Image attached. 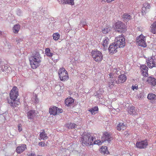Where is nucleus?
Wrapping results in <instances>:
<instances>
[{"label": "nucleus", "mask_w": 156, "mask_h": 156, "mask_svg": "<svg viewBox=\"0 0 156 156\" xmlns=\"http://www.w3.org/2000/svg\"><path fill=\"white\" fill-rule=\"evenodd\" d=\"M98 108L97 106H95L94 107L91 108L89 110V111L92 114H95L98 111Z\"/></svg>", "instance_id": "c756f323"}, {"label": "nucleus", "mask_w": 156, "mask_h": 156, "mask_svg": "<svg viewBox=\"0 0 156 156\" xmlns=\"http://www.w3.org/2000/svg\"><path fill=\"white\" fill-rule=\"evenodd\" d=\"M18 95V89L16 86L13 87L9 94L10 99L7 100L8 103L12 108L17 107L20 103L18 100H16Z\"/></svg>", "instance_id": "f257e3e1"}, {"label": "nucleus", "mask_w": 156, "mask_h": 156, "mask_svg": "<svg viewBox=\"0 0 156 156\" xmlns=\"http://www.w3.org/2000/svg\"><path fill=\"white\" fill-rule=\"evenodd\" d=\"M151 31L153 34H156V22L151 24Z\"/></svg>", "instance_id": "5701e85b"}, {"label": "nucleus", "mask_w": 156, "mask_h": 156, "mask_svg": "<svg viewBox=\"0 0 156 156\" xmlns=\"http://www.w3.org/2000/svg\"><path fill=\"white\" fill-rule=\"evenodd\" d=\"M1 59H0V64H1Z\"/></svg>", "instance_id": "052dcab7"}, {"label": "nucleus", "mask_w": 156, "mask_h": 156, "mask_svg": "<svg viewBox=\"0 0 156 156\" xmlns=\"http://www.w3.org/2000/svg\"><path fill=\"white\" fill-rule=\"evenodd\" d=\"M82 144L83 146L93 145L94 138L90 133H84L82 137Z\"/></svg>", "instance_id": "7ed1b4c3"}, {"label": "nucleus", "mask_w": 156, "mask_h": 156, "mask_svg": "<svg viewBox=\"0 0 156 156\" xmlns=\"http://www.w3.org/2000/svg\"><path fill=\"white\" fill-rule=\"evenodd\" d=\"M74 100L72 98H68L66 99L65 101V103L67 106H70L73 105Z\"/></svg>", "instance_id": "f3484780"}, {"label": "nucleus", "mask_w": 156, "mask_h": 156, "mask_svg": "<svg viewBox=\"0 0 156 156\" xmlns=\"http://www.w3.org/2000/svg\"><path fill=\"white\" fill-rule=\"evenodd\" d=\"M4 68H5V69H6L8 68V67H7V66H4ZM6 71H7V72H8V71L7 70V69H5V71H6Z\"/></svg>", "instance_id": "864d4df0"}, {"label": "nucleus", "mask_w": 156, "mask_h": 156, "mask_svg": "<svg viewBox=\"0 0 156 156\" xmlns=\"http://www.w3.org/2000/svg\"><path fill=\"white\" fill-rule=\"evenodd\" d=\"M119 68H114L113 69L112 73L113 74V75L115 76V77L117 76V75H119L121 73L119 71Z\"/></svg>", "instance_id": "c85d7f7f"}, {"label": "nucleus", "mask_w": 156, "mask_h": 156, "mask_svg": "<svg viewBox=\"0 0 156 156\" xmlns=\"http://www.w3.org/2000/svg\"><path fill=\"white\" fill-rule=\"evenodd\" d=\"M102 1L104 2H107V0H102Z\"/></svg>", "instance_id": "4d7b16f0"}, {"label": "nucleus", "mask_w": 156, "mask_h": 156, "mask_svg": "<svg viewBox=\"0 0 156 156\" xmlns=\"http://www.w3.org/2000/svg\"><path fill=\"white\" fill-rule=\"evenodd\" d=\"M100 151L102 153L108 154V151L107 150V147L105 146L102 147Z\"/></svg>", "instance_id": "7c9ffc66"}, {"label": "nucleus", "mask_w": 156, "mask_h": 156, "mask_svg": "<svg viewBox=\"0 0 156 156\" xmlns=\"http://www.w3.org/2000/svg\"><path fill=\"white\" fill-rule=\"evenodd\" d=\"M155 143H156V141H155Z\"/></svg>", "instance_id": "680f3d73"}, {"label": "nucleus", "mask_w": 156, "mask_h": 156, "mask_svg": "<svg viewBox=\"0 0 156 156\" xmlns=\"http://www.w3.org/2000/svg\"><path fill=\"white\" fill-rule=\"evenodd\" d=\"M115 30L119 32L122 33L126 30V25L120 21L117 22L115 24Z\"/></svg>", "instance_id": "423d86ee"}, {"label": "nucleus", "mask_w": 156, "mask_h": 156, "mask_svg": "<svg viewBox=\"0 0 156 156\" xmlns=\"http://www.w3.org/2000/svg\"><path fill=\"white\" fill-rule=\"evenodd\" d=\"M53 39L55 40H58L60 37V35L58 33H54L53 35Z\"/></svg>", "instance_id": "f704fd0d"}, {"label": "nucleus", "mask_w": 156, "mask_h": 156, "mask_svg": "<svg viewBox=\"0 0 156 156\" xmlns=\"http://www.w3.org/2000/svg\"><path fill=\"white\" fill-rule=\"evenodd\" d=\"M118 46L114 43H111L109 45L108 48L109 52L111 53H115L117 52V49Z\"/></svg>", "instance_id": "f8f14e48"}, {"label": "nucleus", "mask_w": 156, "mask_h": 156, "mask_svg": "<svg viewBox=\"0 0 156 156\" xmlns=\"http://www.w3.org/2000/svg\"><path fill=\"white\" fill-rule=\"evenodd\" d=\"M112 140L113 137L112 134L108 132H105L101 137V141L103 142H107L109 143Z\"/></svg>", "instance_id": "0eeeda50"}, {"label": "nucleus", "mask_w": 156, "mask_h": 156, "mask_svg": "<svg viewBox=\"0 0 156 156\" xmlns=\"http://www.w3.org/2000/svg\"><path fill=\"white\" fill-rule=\"evenodd\" d=\"M0 34H2V32L0 31Z\"/></svg>", "instance_id": "bf43d9fd"}, {"label": "nucleus", "mask_w": 156, "mask_h": 156, "mask_svg": "<svg viewBox=\"0 0 156 156\" xmlns=\"http://www.w3.org/2000/svg\"><path fill=\"white\" fill-rule=\"evenodd\" d=\"M110 30V27L108 26H106V27H102L101 29L102 32L104 34L108 33Z\"/></svg>", "instance_id": "b1692460"}, {"label": "nucleus", "mask_w": 156, "mask_h": 156, "mask_svg": "<svg viewBox=\"0 0 156 156\" xmlns=\"http://www.w3.org/2000/svg\"><path fill=\"white\" fill-rule=\"evenodd\" d=\"M50 57H51L52 59L54 61L57 60L58 59V56L57 55H53V53H52V55Z\"/></svg>", "instance_id": "58836bf2"}, {"label": "nucleus", "mask_w": 156, "mask_h": 156, "mask_svg": "<svg viewBox=\"0 0 156 156\" xmlns=\"http://www.w3.org/2000/svg\"><path fill=\"white\" fill-rule=\"evenodd\" d=\"M20 28V26L19 24H16L15 25L13 28L14 32L15 34L18 33Z\"/></svg>", "instance_id": "cd10ccee"}, {"label": "nucleus", "mask_w": 156, "mask_h": 156, "mask_svg": "<svg viewBox=\"0 0 156 156\" xmlns=\"http://www.w3.org/2000/svg\"><path fill=\"white\" fill-rule=\"evenodd\" d=\"M114 81L116 84H119L120 83L119 82L118 79V80H116V79H114Z\"/></svg>", "instance_id": "8fccbe9b"}, {"label": "nucleus", "mask_w": 156, "mask_h": 156, "mask_svg": "<svg viewBox=\"0 0 156 156\" xmlns=\"http://www.w3.org/2000/svg\"><path fill=\"white\" fill-rule=\"evenodd\" d=\"M32 101L34 103H36L38 102V99L37 98V96L36 95L34 96V95L32 97Z\"/></svg>", "instance_id": "c9c22d12"}, {"label": "nucleus", "mask_w": 156, "mask_h": 156, "mask_svg": "<svg viewBox=\"0 0 156 156\" xmlns=\"http://www.w3.org/2000/svg\"><path fill=\"white\" fill-rule=\"evenodd\" d=\"M49 112L51 115H56L58 112V108L55 106H51L49 108Z\"/></svg>", "instance_id": "2eb2a0df"}, {"label": "nucleus", "mask_w": 156, "mask_h": 156, "mask_svg": "<svg viewBox=\"0 0 156 156\" xmlns=\"http://www.w3.org/2000/svg\"><path fill=\"white\" fill-rule=\"evenodd\" d=\"M23 41V38H18L16 39V41L18 43H20Z\"/></svg>", "instance_id": "c03bdc74"}, {"label": "nucleus", "mask_w": 156, "mask_h": 156, "mask_svg": "<svg viewBox=\"0 0 156 156\" xmlns=\"http://www.w3.org/2000/svg\"><path fill=\"white\" fill-rule=\"evenodd\" d=\"M114 0H107V2L110 3L112 1H114Z\"/></svg>", "instance_id": "5fc2aeb1"}, {"label": "nucleus", "mask_w": 156, "mask_h": 156, "mask_svg": "<svg viewBox=\"0 0 156 156\" xmlns=\"http://www.w3.org/2000/svg\"><path fill=\"white\" fill-rule=\"evenodd\" d=\"M39 145L41 146H44V144L42 142H40L39 143Z\"/></svg>", "instance_id": "09e8293b"}, {"label": "nucleus", "mask_w": 156, "mask_h": 156, "mask_svg": "<svg viewBox=\"0 0 156 156\" xmlns=\"http://www.w3.org/2000/svg\"><path fill=\"white\" fill-rule=\"evenodd\" d=\"M145 38V37L142 35H140L136 38V41L139 46L144 47H146Z\"/></svg>", "instance_id": "6e6552de"}, {"label": "nucleus", "mask_w": 156, "mask_h": 156, "mask_svg": "<svg viewBox=\"0 0 156 156\" xmlns=\"http://www.w3.org/2000/svg\"><path fill=\"white\" fill-rule=\"evenodd\" d=\"M147 98L151 100H156V95L153 94H148Z\"/></svg>", "instance_id": "2f4dec72"}, {"label": "nucleus", "mask_w": 156, "mask_h": 156, "mask_svg": "<svg viewBox=\"0 0 156 156\" xmlns=\"http://www.w3.org/2000/svg\"><path fill=\"white\" fill-rule=\"evenodd\" d=\"M143 5L141 11L142 15H144L149 11L151 6L149 4L147 3H144Z\"/></svg>", "instance_id": "9b49d317"}, {"label": "nucleus", "mask_w": 156, "mask_h": 156, "mask_svg": "<svg viewBox=\"0 0 156 156\" xmlns=\"http://www.w3.org/2000/svg\"><path fill=\"white\" fill-rule=\"evenodd\" d=\"M149 84H151L152 86L156 85V79L154 77H149L147 80Z\"/></svg>", "instance_id": "a211bd4d"}, {"label": "nucleus", "mask_w": 156, "mask_h": 156, "mask_svg": "<svg viewBox=\"0 0 156 156\" xmlns=\"http://www.w3.org/2000/svg\"><path fill=\"white\" fill-rule=\"evenodd\" d=\"M67 74V72L66 70H65V68H60L59 69L58 72V75L60 78H62L63 76H64L65 75Z\"/></svg>", "instance_id": "6ab92c4d"}, {"label": "nucleus", "mask_w": 156, "mask_h": 156, "mask_svg": "<svg viewBox=\"0 0 156 156\" xmlns=\"http://www.w3.org/2000/svg\"><path fill=\"white\" fill-rule=\"evenodd\" d=\"M29 156H36V155L34 154H31V155H29Z\"/></svg>", "instance_id": "6e6d98bb"}, {"label": "nucleus", "mask_w": 156, "mask_h": 156, "mask_svg": "<svg viewBox=\"0 0 156 156\" xmlns=\"http://www.w3.org/2000/svg\"><path fill=\"white\" fill-rule=\"evenodd\" d=\"M116 127L118 130H123L126 129V126L125 125H124L123 123H119Z\"/></svg>", "instance_id": "4be33fe9"}, {"label": "nucleus", "mask_w": 156, "mask_h": 156, "mask_svg": "<svg viewBox=\"0 0 156 156\" xmlns=\"http://www.w3.org/2000/svg\"><path fill=\"white\" fill-rule=\"evenodd\" d=\"M27 117L29 119H33L36 116L34 110H31L27 112Z\"/></svg>", "instance_id": "dca6fc26"}, {"label": "nucleus", "mask_w": 156, "mask_h": 156, "mask_svg": "<svg viewBox=\"0 0 156 156\" xmlns=\"http://www.w3.org/2000/svg\"><path fill=\"white\" fill-rule=\"evenodd\" d=\"M65 0V4H68L73 5H74V0Z\"/></svg>", "instance_id": "4c0bfd02"}, {"label": "nucleus", "mask_w": 156, "mask_h": 156, "mask_svg": "<svg viewBox=\"0 0 156 156\" xmlns=\"http://www.w3.org/2000/svg\"><path fill=\"white\" fill-rule=\"evenodd\" d=\"M137 88H138V87L137 86H132V89L133 90H134V89H137Z\"/></svg>", "instance_id": "3c124183"}, {"label": "nucleus", "mask_w": 156, "mask_h": 156, "mask_svg": "<svg viewBox=\"0 0 156 156\" xmlns=\"http://www.w3.org/2000/svg\"><path fill=\"white\" fill-rule=\"evenodd\" d=\"M147 145L148 143L147 140H145L141 141H138L136 143V147L140 149L145 148Z\"/></svg>", "instance_id": "9d476101"}, {"label": "nucleus", "mask_w": 156, "mask_h": 156, "mask_svg": "<svg viewBox=\"0 0 156 156\" xmlns=\"http://www.w3.org/2000/svg\"><path fill=\"white\" fill-rule=\"evenodd\" d=\"M68 75L66 74L64 76H63L62 78H60V80L62 81H65L68 79Z\"/></svg>", "instance_id": "ea45409f"}, {"label": "nucleus", "mask_w": 156, "mask_h": 156, "mask_svg": "<svg viewBox=\"0 0 156 156\" xmlns=\"http://www.w3.org/2000/svg\"><path fill=\"white\" fill-rule=\"evenodd\" d=\"M109 41V39L107 37L104 38L103 44L104 49H106L107 48Z\"/></svg>", "instance_id": "393cba45"}, {"label": "nucleus", "mask_w": 156, "mask_h": 156, "mask_svg": "<svg viewBox=\"0 0 156 156\" xmlns=\"http://www.w3.org/2000/svg\"><path fill=\"white\" fill-rule=\"evenodd\" d=\"M114 43L119 48H123L125 45V38L122 35L116 37Z\"/></svg>", "instance_id": "20e7f679"}, {"label": "nucleus", "mask_w": 156, "mask_h": 156, "mask_svg": "<svg viewBox=\"0 0 156 156\" xmlns=\"http://www.w3.org/2000/svg\"><path fill=\"white\" fill-rule=\"evenodd\" d=\"M128 112L130 115H136L137 114V109H136L133 106H131L129 107L128 110Z\"/></svg>", "instance_id": "4468645a"}, {"label": "nucleus", "mask_w": 156, "mask_h": 156, "mask_svg": "<svg viewBox=\"0 0 156 156\" xmlns=\"http://www.w3.org/2000/svg\"><path fill=\"white\" fill-rule=\"evenodd\" d=\"M103 142L101 141L100 140H97L94 141V142H93V145L94 144H98V145H101Z\"/></svg>", "instance_id": "a19ab883"}, {"label": "nucleus", "mask_w": 156, "mask_h": 156, "mask_svg": "<svg viewBox=\"0 0 156 156\" xmlns=\"http://www.w3.org/2000/svg\"><path fill=\"white\" fill-rule=\"evenodd\" d=\"M143 72H147L148 69V68L145 65H143L141 66Z\"/></svg>", "instance_id": "e433bc0d"}, {"label": "nucleus", "mask_w": 156, "mask_h": 156, "mask_svg": "<svg viewBox=\"0 0 156 156\" xmlns=\"http://www.w3.org/2000/svg\"><path fill=\"white\" fill-rule=\"evenodd\" d=\"M59 3L63 4H65L66 2L65 0H58Z\"/></svg>", "instance_id": "49530a36"}, {"label": "nucleus", "mask_w": 156, "mask_h": 156, "mask_svg": "<svg viewBox=\"0 0 156 156\" xmlns=\"http://www.w3.org/2000/svg\"><path fill=\"white\" fill-rule=\"evenodd\" d=\"M30 60V64L33 69H35L40 66L41 61V57L38 51H36L33 54V56Z\"/></svg>", "instance_id": "f03ea898"}, {"label": "nucleus", "mask_w": 156, "mask_h": 156, "mask_svg": "<svg viewBox=\"0 0 156 156\" xmlns=\"http://www.w3.org/2000/svg\"><path fill=\"white\" fill-rule=\"evenodd\" d=\"M58 113H61L62 112V110L60 108H58Z\"/></svg>", "instance_id": "603ef678"}, {"label": "nucleus", "mask_w": 156, "mask_h": 156, "mask_svg": "<svg viewBox=\"0 0 156 156\" xmlns=\"http://www.w3.org/2000/svg\"><path fill=\"white\" fill-rule=\"evenodd\" d=\"M18 131L20 132L22 130V125L20 124H19L18 125Z\"/></svg>", "instance_id": "79ce46f5"}, {"label": "nucleus", "mask_w": 156, "mask_h": 156, "mask_svg": "<svg viewBox=\"0 0 156 156\" xmlns=\"http://www.w3.org/2000/svg\"><path fill=\"white\" fill-rule=\"evenodd\" d=\"M91 54L93 58L96 62H100L103 59L102 53L98 51H92Z\"/></svg>", "instance_id": "39448f33"}, {"label": "nucleus", "mask_w": 156, "mask_h": 156, "mask_svg": "<svg viewBox=\"0 0 156 156\" xmlns=\"http://www.w3.org/2000/svg\"><path fill=\"white\" fill-rule=\"evenodd\" d=\"M118 80L119 81V83H123L126 81V76L124 74L120 75L118 77Z\"/></svg>", "instance_id": "aec40b11"}, {"label": "nucleus", "mask_w": 156, "mask_h": 156, "mask_svg": "<svg viewBox=\"0 0 156 156\" xmlns=\"http://www.w3.org/2000/svg\"><path fill=\"white\" fill-rule=\"evenodd\" d=\"M155 57L154 56H152L149 57L148 59H146V62L147 66L150 68H152L156 66L155 63Z\"/></svg>", "instance_id": "1a4fd4ad"}, {"label": "nucleus", "mask_w": 156, "mask_h": 156, "mask_svg": "<svg viewBox=\"0 0 156 156\" xmlns=\"http://www.w3.org/2000/svg\"><path fill=\"white\" fill-rule=\"evenodd\" d=\"M80 24L81 25L83 26L85 25L86 24L85 21L83 20H82L80 21Z\"/></svg>", "instance_id": "37998d69"}, {"label": "nucleus", "mask_w": 156, "mask_h": 156, "mask_svg": "<svg viewBox=\"0 0 156 156\" xmlns=\"http://www.w3.org/2000/svg\"><path fill=\"white\" fill-rule=\"evenodd\" d=\"M109 77L111 78H113V76H114V77L115 78V76L113 75V73L111 72L109 74Z\"/></svg>", "instance_id": "de8ad7c7"}, {"label": "nucleus", "mask_w": 156, "mask_h": 156, "mask_svg": "<svg viewBox=\"0 0 156 156\" xmlns=\"http://www.w3.org/2000/svg\"><path fill=\"white\" fill-rule=\"evenodd\" d=\"M115 84L114 81V79H111L108 83V86L110 88H112Z\"/></svg>", "instance_id": "473e14b6"}, {"label": "nucleus", "mask_w": 156, "mask_h": 156, "mask_svg": "<svg viewBox=\"0 0 156 156\" xmlns=\"http://www.w3.org/2000/svg\"><path fill=\"white\" fill-rule=\"evenodd\" d=\"M45 52L46 55L48 56H51L52 55V53L50 52V50L49 48H45Z\"/></svg>", "instance_id": "72a5a7b5"}, {"label": "nucleus", "mask_w": 156, "mask_h": 156, "mask_svg": "<svg viewBox=\"0 0 156 156\" xmlns=\"http://www.w3.org/2000/svg\"><path fill=\"white\" fill-rule=\"evenodd\" d=\"M142 74L143 76L145 77H147L148 76V71H147V72H142Z\"/></svg>", "instance_id": "a18cd8bd"}, {"label": "nucleus", "mask_w": 156, "mask_h": 156, "mask_svg": "<svg viewBox=\"0 0 156 156\" xmlns=\"http://www.w3.org/2000/svg\"><path fill=\"white\" fill-rule=\"evenodd\" d=\"M125 134H128V133H127V131L126 132H125Z\"/></svg>", "instance_id": "13d9d810"}, {"label": "nucleus", "mask_w": 156, "mask_h": 156, "mask_svg": "<svg viewBox=\"0 0 156 156\" xmlns=\"http://www.w3.org/2000/svg\"><path fill=\"white\" fill-rule=\"evenodd\" d=\"M40 138L41 139L46 140L48 138V137L45 132L43 130V132L40 134Z\"/></svg>", "instance_id": "bb28decb"}, {"label": "nucleus", "mask_w": 156, "mask_h": 156, "mask_svg": "<svg viewBox=\"0 0 156 156\" xmlns=\"http://www.w3.org/2000/svg\"><path fill=\"white\" fill-rule=\"evenodd\" d=\"M27 149V146L25 144H20L16 148V152L18 154H20Z\"/></svg>", "instance_id": "ddd939ff"}, {"label": "nucleus", "mask_w": 156, "mask_h": 156, "mask_svg": "<svg viewBox=\"0 0 156 156\" xmlns=\"http://www.w3.org/2000/svg\"><path fill=\"white\" fill-rule=\"evenodd\" d=\"M76 126L74 123H69L66 124V127L68 129H75Z\"/></svg>", "instance_id": "a878e982"}, {"label": "nucleus", "mask_w": 156, "mask_h": 156, "mask_svg": "<svg viewBox=\"0 0 156 156\" xmlns=\"http://www.w3.org/2000/svg\"><path fill=\"white\" fill-rule=\"evenodd\" d=\"M122 18L125 21H128L132 19V16L127 13H124L122 15Z\"/></svg>", "instance_id": "412c9836"}]
</instances>
